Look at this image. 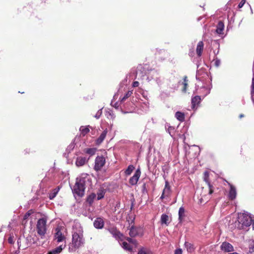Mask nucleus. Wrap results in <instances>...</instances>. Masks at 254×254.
Masks as SVG:
<instances>
[{"instance_id":"32","label":"nucleus","mask_w":254,"mask_h":254,"mask_svg":"<svg viewBox=\"0 0 254 254\" xmlns=\"http://www.w3.org/2000/svg\"><path fill=\"white\" fill-rule=\"evenodd\" d=\"M80 131L83 135H85L89 132V129L87 127L81 126L80 127Z\"/></svg>"},{"instance_id":"38","label":"nucleus","mask_w":254,"mask_h":254,"mask_svg":"<svg viewBox=\"0 0 254 254\" xmlns=\"http://www.w3.org/2000/svg\"><path fill=\"white\" fill-rule=\"evenodd\" d=\"M102 114V108L99 109L96 113V114H95V115L94 116V117L96 118L97 119H99L101 115Z\"/></svg>"},{"instance_id":"12","label":"nucleus","mask_w":254,"mask_h":254,"mask_svg":"<svg viewBox=\"0 0 254 254\" xmlns=\"http://www.w3.org/2000/svg\"><path fill=\"white\" fill-rule=\"evenodd\" d=\"M94 227L98 229H101L104 227V221L101 217H97L93 222Z\"/></svg>"},{"instance_id":"9","label":"nucleus","mask_w":254,"mask_h":254,"mask_svg":"<svg viewBox=\"0 0 254 254\" xmlns=\"http://www.w3.org/2000/svg\"><path fill=\"white\" fill-rule=\"evenodd\" d=\"M140 174L141 172L140 170H136L133 176L129 179V183L132 186L136 185L139 180Z\"/></svg>"},{"instance_id":"33","label":"nucleus","mask_w":254,"mask_h":254,"mask_svg":"<svg viewBox=\"0 0 254 254\" xmlns=\"http://www.w3.org/2000/svg\"><path fill=\"white\" fill-rule=\"evenodd\" d=\"M96 149L95 148H87L85 150L86 153L90 155L91 156L95 154Z\"/></svg>"},{"instance_id":"6","label":"nucleus","mask_w":254,"mask_h":254,"mask_svg":"<svg viewBox=\"0 0 254 254\" xmlns=\"http://www.w3.org/2000/svg\"><path fill=\"white\" fill-rule=\"evenodd\" d=\"M105 162L106 159L103 156H97L95 160L94 169L97 172L100 171L105 165Z\"/></svg>"},{"instance_id":"1","label":"nucleus","mask_w":254,"mask_h":254,"mask_svg":"<svg viewBox=\"0 0 254 254\" xmlns=\"http://www.w3.org/2000/svg\"><path fill=\"white\" fill-rule=\"evenodd\" d=\"M91 185L92 179L90 176L88 174L83 173L76 178L72 192L78 196H82L84 194L85 187H90Z\"/></svg>"},{"instance_id":"50","label":"nucleus","mask_w":254,"mask_h":254,"mask_svg":"<svg viewBox=\"0 0 254 254\" xmlns=\"http://www.w3.org/2000/svg\"><path fill=\"white\" fill-rule=\"evenodd\" d=\"M175 254H182V251L181 249H176L175 251Z\"/></svg>"},{"instance_id":"36","label":"nucleus","mask_w":254,"mask_h":254,"mask_svg":"<svg viewBox=\"0 0 254 254\" xmlns=\"http://www.w3.org/2000/svg\"><path fill=\"white\" fill-rule=\"evenodd\" d=\"M153 80H154L156 83L158 85H160L162 84V80L161 78L160 75H159V73H158V75L155 77V78H154Z\"/></svg>"},{"instance_id":"13","label":"nucleus","mask_w":254,"mask_h":254,"mask_svg":"<svg viewBox=\"0 0 254 254\" xmlns=\"http://www.w3.org/2000/svg\"><path fill=\"white\" fill-rule=\"evenodd\" d=\"M230 189L229 193V198L231 200H234L236 197L237 191L235 187L232 185L229 184Z\"/></svg>"},{"instance_id":"10","label":"nucleus","mask_w":254,"mask_h":254,"mask_svg":"<svg viewBox=\"0 0 254 254\" xmlns=\"http://www.w3.org/2000/svg\"><path fill=\"white\" fill-rule=\"evenodd\" d=\"M221 250L225 252H231L234 251L233 246L229 243L224 242L220 246Z\"/></svg>"},{"instance_id":"56","label":"nucleus","mask_w":254,"mask_h":254,"mask_svg":"<svg viewBox=\"0 0 254 254\" xmlns=\"http://www.w3.org/2000/svg\"><path fill=\"white\" fill-rule=\"evenodd\" d=\"M244 116V115L243 114H241V115H240L239 117H240V118H243Z\"/></svg>"},{"instance_id":"30","label":"nucleus","mask_w":254,"mask_h":254,"mask_svg":"<svg viewBox=\"0 0 254 254\" xmlns=\"http://www.w3.org/2000/svg\"><path fill=\"white\" fill-rule=\"evenodd\" d=\"M134 167L133 165H129L127 169L125 171V174L126 175H129L131 174L132 172L133 171Z\"/></svg>"},{"instance_id":"54","label":"nucleus","mask_w":254,"mask_h":254,"mask_svg":"<svg viewBox=\"0 0 254 254\" xmlns=\"http://www.w3.org/2000/svg\"><path fill=\"white\" fill-rule=\"evenodd\" d=\"M133 205H134L133 203V202H132V203H131V206H130V210H131L132 209V208H133Z\"/></svg>"},{"instance_id":"57","label":"nucleus","mask_w":254,"mask_h":254,"mask_svg":"<svg viewBox=\"0 0 254 254\" xmlns=\"http://www.w3.org/2000/svg\"><path fill=\"white\" fill-rule=\"evenodd\" d=\"M18 252L17 251H15L13 254H18Z\"/></svg>"},{"instance_id":"8","label":"nucleus","mask_w":254,"mask_h":254,"mask_svg":"<svg viewBox=\"0 0 254 254\" xmlns=\"http://www.w3.org/2000/svg\"><path fill=\"white\" fill-rule=\"evenodd\" d=\"M129 235L131 237H134L137 236H142L143 233L140 228L131 226L129 229Z\"/></svg>"},{"instance_id":"31","label":"nucleus","mask_w":254,"mask_h":254,"mask_svg":"<svg viewBox=\"0 0 254 254\" xmlns=\"http://www.w3.org/2000/svg\"><path fill=\"white\" fill-rule=\"evenodd\" d=\"M122 247L126 250L128 251L129 252L132 251L131 247L126 242H124L122 243Z\"/></svg>"},{"instance_id":"40","label":"nucleus","mask_w":254,"mask_h":254,"mask_svg":"<svg viewBox=\"0 0 254 254\" xmlns=\"http://www.w3.org/2000/svg\"><path fill=\"white\" fill-rule=\"evenodd\" d=\"M75 144L74 143H71L67 147L66 151L70 152L74 148Z\"/></svg>"},{"instance_id":"2","label":"nucleus","mask_w":254,"mask_h":254,"mask_svg":"<svg viewBox=\"0 0 254 254\" xmlns=\"http://www.w3.org/2000/svg\"><path fill=\"white\" fill-rule=\"evenodd\" d=\"M72 234V242L69 246V250L70 252L75 251L83 246L85 243L83 230L80 226L73 227Z\"/></svg>"},{"instance_id":"49","label":"nucleus","mask_w":254,"mask_h":254,"mask_svg":"<svg viewBox=\"0 0 254 254\" xmlns=\"http://www.w3.org/2000/svg\"><path fill=\"white\" fill-rule=\"evenodd\" d=\"M246 2V0H242L238 4L239 8H242Z\"/></svg>"},{"instance_id":"55","label":"nucleus","mask_w":254,"mask_h":254,"mask_svg":"<svg viewBox=\"0 0 254 254\" xmlns=\"http://www.w3.org/2000/svg\"><path fill=\"white\" fill-rule=\"evenodd\" d=\"M202 19V17H199L198 18H197V21H200L201 19Z\"/></svg>"},{"instance_id":"48","label":"nucleus","mask_w":254,"mask_h":254,"mask_svg":"<svg viewBox=\"0 0 254 254\" xmlns=\"http://www.w3.org/2000/svg\"><path fill=\"white\" fill-rule=\"evenodd\" d=\"M169 193H168L166 191H163V192H162V194L161 195V196H160V199H164L166 196H167L168 194H169Z\"/></svg>"},{"instance_id":"26","label":"nucleus","mask_w":254,"mask_h":254,"mask_svg":"<svg viewBox=\"0 0 254 254\" xmlns=\"http://www.w3.org/2000/svg\"><path fill=\"white\" fill-rule=\"evenodd\" d=\"M175 117L179 121L183 122L185 120V114L184 113L178 111L175 114Z\"/></svg>"},{"instance_id":"39","label":"nucleus","mask_w":254,"mask_h":254,"mask_svg":"<svg viewBox=\"0 0 254 254\" xmlns=\"http://www.w3.org/2000/svg\"><path fill=\"white\" fill-rule=\"evenodd\" d=\"M137 254H152L151 252L148 251H145L143 249H140Z\"/></svg>"},{"instance_id":"29","label":"nucleus","mask_w":254,"mask_h":254,"mask_svg":"<svg viewBox=\"0 0 254 254\" xmlns=\"http://www.w3.org/2000/svg\"><path fill=\"white\" fill-rule=\"evenodd\" d=\"M105 192L103 190H99L97 193V199L100 200L104 197Z\"/></svg>"},{"instance_id":"58","label":"nucleus","mask_w":254,"mask_h":254,"mask_svg":"<svg viewBox=\"0 0 254 254\" xmlns=\"http://www.w3.org/2000/svg\"><path fill=\"white\" fill-rule=\"evenodd\" d=\"M129 112L131 113V112H132V111H127V113H129Z\"/></svg>"},{"instance_id":"22","label":"nucleus","mask_w":254,"mask_h":254,"mask_svg":"<svg viewBox=\"0 0 254 254\" xmlns=\"http://www.w3.org/2000/svg\"><path fill=\"white\" fill-rule=\"evenodd\" d=\"M161 224H165L166 226H168L169 224V217L166 214H162L161 216Z\"/></svg>"},{"instance_id":"46","label":"nucleus","mask_w":254,"mask_h":254,"mask_svg":"<svg viewBox=\"0 0 254 254\" xmlns=\"http://www.w3.org/2000/svg\"><path fill=\"white\" fill-rule=\"evenodd\" d=\"M202 89L205 91V93L204 96H205L208 94H209L210 91V88H206L205 87H203Z\"/></svg>"},{"instance_id":"7","label":"nucleus","mask_w":254,"mask_h":254,"mask_svg":"<svg viewBox=\"0 0 254 254\" xmlns=\"http://www.w3.org/2000/svg\"><path fill=\"white\" fill-rule=\"evenodd\" d=\"M108 231L112 235L116 240L123 241L124 235L117 230L115 227H111L108 229Z\"/></svg>"},{"instance_id":"42","label":"nucleus","mask_w":254,"mask_h":254,"mask_svg":"<svg viewBox=\"0 0 254 254\" xmlns=\"http://www.w3.org/2000/svg\"><path fill=\"white\" fill-rule=\"evenodd\" d=\"M170 190V188L169 186V184H168V182H166L165 187L164 189L163 190V191H165L167 192L168 193H169Z\"/></svg>"},{"instance_id":"28","label":"nucleus","mask_w":254,"mask_h":254,"mask_svg":"<svg viewBox=\"0 0 254 254\" xmlns=\"http://www.w3.org/2000/svg\"><path fill=\"white\" fill-rule=\"evenodd\" d=\"M60 190V188L58 187V188L53 190L52 191L49 193V198L51 200L53 199L57 194H58L59 191Z\"/></svg>"},{"instance_id":"15","label":"nucleus","mask_w":254,"mask_h":254,"mask_svg":"<svg viewBox=\"0 0 254 254\" xmlns=\"http://www.w3.org/2000/svg\"><path fill=\"white\" fill-rule=\"evenodd\" d=\"M65 244H62L55 249L52 250L48 254H59L65 248Z\"/></svg>"},{"instance_id":"20","label":"nucleus","mask_w":254,"mask_h":254,"mask_svg":"<svg viewBox=\"0 0 254 254\" xmlns=\"http://www.w3.org/2000/svg\"><path fill=\"white\" fill-rule=\"evenodd\" d=\"M201 101L200 96L198 95L195 96L191 99L192 108H194L196 105H197Z\"/></svg>"},{"instance_id":"17","label":"nucleus","mask_w":254,"mask_h":254,"mask_svg":"<svg viewBox=\"0 0 254 254\" xmlns=\"http://www.w3.org/2000/svg\"><path fill=\"white\" fill-rule=\"evenodd\" d=\"M108 132L107 128H106L104 129V130L102 132V133L100 134V135L99 136V137L96 140V144H101L103 140L105 139L107 133Z\"/></svg>"},{"instance_id":"14","label":"nucleus","mask_w":254,"mask_h":254,"mask_svg":"<svg viewBox=\"0 0 254 254\" xmlns=\"http://www.w3.org/2000/svg\"><path fill=\"white\" fill-rule=\"evenodd\" d=\"M56 231V233L55 235V239L57 240L58 242H63L65 239L64 236L63 235L61 231L59 228H57Z\"/></svg>"},{"instance_id":"23","label":"nucleus","mask_w":254,"mask_h":254,"mask_svg":"<svg viewBox=\"0 0 254 254\" xmlns=\"http://www.w3.org/2000/svg\"><path fill=\"white\" fill-rule=\"evenodd\" d=\"M185 209L184 207L182 206L179 208L178 215H179V221L180 222H182L184 217H185Z\"/></svg>"},{"instance_id":"25","label":"nucleus","mask_w":254,"mask_h":254,"mask_svg":"<svg viewBox=\"0 0 254 254\" xmlns=\"http://www.w3.org/2000/svg\"><path fill=\"white\" fill-rule=\"evenodd\" d=\"M207 174V173L206 172H205V177H204V181H205V182L207 183L208 187H209V194H211L213 193V186L210 184V182L208 181V176H206V175Z\"/></svg>"},{"instance_id":"44","label":"nucleus","mask_w":254,"mask_h":254,"mask_svg":"<svg viewBox=\"0 0 254 254\" xmlns=\"http://www.w3.org/2000/svg\"><path fill=\"white\" fill-rule=\"evenodd\" d=\"M251 95L252 97L254 95V78H253L251 85Z\"/></svg>"},{"instance_id":"21","label":"nucleus","mask_w":254,"mask_h":254,"mask_svg":"<svg viewBox=\"0 0 254 254\" xmlns=\"http://www.w3.org/2000/svg\"><path fill=\"white\" fill-rule=\"evenodd\" d=\"M34 213V211L32 209L28 210L24 215L23 219L22 220V224L25 225L27 223V219Z\"/></svg>"},{"instance_id":"11","label":"nucleus","mask_w":254,"mask_h":254,"mask_svg":"<svg viewBox=\"0 0 254 254\" xmlns=\"http://www.w3.org/2000/svg\"><path fill=\"white\" fill-rule=\"evenodd\" d=\"M208 77V75L206 72H203L202 71H197L196 74V79L197 80L204 82Z\"/></svg>"},{"instance_id":"45","label":"nucleus","mask_w":254,"mask_h":254,"mask_svg":"<svg viewBox=\"0 0 254 254\" xmlns=\"http://www.w3.org/2000/svg\"><path fill=\"white\" fill-rule=\"evenodd\" d=\"M8 242L10 244H13L14 243V236L10 235L8 238Z\"/></svg>"},{"instance_id":"27","label":"nucleus","mask_w":254,"mask_h":254,"mask_svg":"<svg viewBox=\"0 0 254 254\" xmlns=\"http://www.w3.org/2000/svg\"><path fill=\"white\" fill-rule=\"evenodd\" d=\"M184 245L185 248H186L187 251L189 253H192L194 251V247L192 244L188 242H186Z\"/></svg>"},{"instance_id":"5","label":"nucleus","mask_w":254,"mask_h":254,"mask_svg":"<svg viewBox=\"0 0 254 254\" xmlns=\"http://www.w3.org/2000/svg\"><path fill=\"white\" fill-rule=\"evenodd\" d=\"M47 218L46 217H44L38 219L37 222V233L41 239H43L45 237L47 232Z\"/></svg>"},{"instance_id":"4","label":"nucleus","mask_w":254,"mask_h":254,"mask_svg":"<svg viewBox=\"0 0 254 254\" xmlns=\"http://www.w3.org/2000/svg\"><path fill=\"white\" fill-rule=\"evenodd\" d=\"M158 71L155 69L147 68L144 74H143L141 72V70L138 69L136 71V78L138 79H143L146 75L147 76L146 80L149 82L155 78V77L158 75Z\"/></svg>"},{"instance_id":"19","label":"nucleus","mask_w":254,"mask_h":254,"mask_svg":"<svg viewBox=\"0 0 254 254\" xmlns=\"http://www.w3.org/2000/svg\"><path fill=\"white\" fill-rule=\"evenodd\" d=\"M224 23L220 21H219L217 25V28L216 29V32L218 34H222V32L224 30Z\"/></svg>"},{"instance_id":"52","label":"nucleus","mask_w":254,"mask_h":254,"mask_svg":"<svg viewBox=\"0 0 254 254\" xmlns=\"http://www.w3.org/2000/svg\"><path fill=\"white\" fill-rule=\"evenodd\" d=\"M139 84V82L137 81H135L132 83V86L133 87H136L138 86Z\"/></svg>"},{"instance_id":"53","label":"nucleus","mask_w":254,"mask_h":254,"mask_svg":"<svg viewBox=\"0 0 254 254\" xmlns=\"http://www.w3.org/2000/svg\"><path fill=\"white\" fill-rule=\"evenodd\" d=\"M21 241H20V239L19 238L18 240H17V245H18V248H19L20 247V243Z\"/></svg>"},{"instance_id":"43","label":"nucleus","mask_w":254,"mask_h":254,"mask_svg":"<svg viewBox=\"0 0 254 254\" xmlns=\"http://www.w3.org/2000/svg\"><path fill=\"white\" fill-rule=\"evenodd\" d=\"M184 89H183V91L186 92L187 86H188V84L187 83V82L188 81L187 77V76H185L184 77Z\"/></svg>"},{"instance_id":"34","label":"nucleus","mask_w":254,"mask_h":254,"mask_svg":"<svg viewBox=\"0 0 254 254\" xmlns=\"http://www.w3.org/2000/svg\"><path fill=\"white\" fill-rule=\"evenodd\" d=\"M132 91H128L126 94L121 98V101L122 102L126 100L127 98H128L129 97L131 96L132 94Z\"/></svg>"},{"instance_id":"37","label":"nucleus","mask_w":254,"mask_h":254,"mask_svg":"<svg viewBox=\"0 0 254 254\" xmlns=\"http://www.w3.org/2000/svg\"><path fill=\"white\" fill-rule=\"evenodd\" d=\"M106 116L108 118H110V119H114L115 117V116L114 115L113 111L111 110H110V111L107 112Z\"/></svg>"},{"instance_id":"16","label":"nucleus","mask_w":254,"mask_h":254,"mask_svg":"<svg viewBox=\"0 0 254 254\" xmlns=\"http://www.w3.org/2000/svg\"><path fill=\"white\" fill-rule=\"evenodd\" d=\"M87 162L88 159L86 157L79 156L76 158L75 164L78 167L82 166Z\"/></svg>"},{"instance_id":"24","label":"nucleus","mask_w":254,"mask_h":254,"mask_svg":"<svg viewBox=\"0 0 254 254\" xmlns=\"http://www.w3.org/2000/svg\"><path fill=\"white\" fill-rule=\"evenodd\" d=\"M96 194L94 193H92L90 195H89L86 199V202L89 204L90 206H91L95 198H96Z\"/></svg>"},{"instance_id":"35","label":"nucleus","mask_w":254,"mask_h":254,"mask_svg":"<svg viewBox=\"0 0 254 254\" xmlns=\"http://www.w3.org/2000/svg\"><path fill=\"white\" fill-rule=\"evenodd\" d=\"M165 128L170 134H171L172 133L174 132L175 130V128L173 127L170 126L166 125L165 126Z\"/></svg>"},{"instance_id":"51","label":"nucleus","mask_w":254,"mask_h":254,"mask_svg":"<svg viewBox=\"0 0 254 254\" xmlns=\"http://www.w3.org/2000/svg\"><path fill=\"white\" fill-rule=\"evenodd\" d=\"M126 240L129 242V243H133L134 242H135V241L133 239H132V238H129V237H127L126 238Z\"/></svg>"},{"instance_id":"47","label":"nucleus","mask_w":254,"mask_h":254,"mask_svg":"<svg viewBox=\"0 0 254 254\" xmlns=\"http://www.w3.org/2000/svg\"><path fill=\"white\" fill-rule=\"evenodd\" d=\"M220 60L217 58L214 60V64L216 67H218L220 64Z\"/></svg>"},{"instance_id":"41","label":"nucleus","mask_w":254,"mask_h":254,"mask_svg":"<svg viewBox=\"0 0 254 254\" xmlns=\"http://www.w3.org/2000/svg\"><path fill=\"white\" fill-rule=\"evenodd\" d=\"M254 252V241H253L249 247V253H253Z\"/></svg>"},{"instance_id":"3","label":"nucleus","mask_w":254,"mask_h":254,"mask_svg":"<svg viewBox=\"0 0 254 254\" xmlns=\"http://www.w3.org/2000/svg\"><path fill=\"white\" fill-rule=\"evenodd\" d=\"M254 224V216L248 212L238 214L235 226L239 230L247 231L251 225Z\"/></svg>"},{"instance_id":"18","label":"nucleus","mask_w":254,"mask_h":254,"mask_svg":"<svg viewBox=\"0 0 254 254\" xmlns=\"http://www.w3.org/2000/svg\"><path fill=\"white\" fill-rule=\"evenodd\" d=\"M203 43L202 41H199L196 47V52L198 57L201 56L203 49Z\"/></svg>"}]
</instances>
